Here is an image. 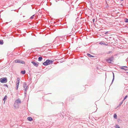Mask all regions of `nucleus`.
I'll use <instances>...</instances> for the list:
<instances>
[{"instance_id": "1", "label": "nucleus", "mask_w": 128, "mask_h": 128, "mask_svg": "<svg viewBox=\"0 0 128 128\" xmlns=\"http://www.w3.org/2000/svg\"><path fill=\"white\" fill-rule=\"evenodd\" d=\"M21 102V101L20 98H18L15 101L14 106L16 108H19V105Z\"/></svg>"}, {"instance_id": "2", "label": "nucleus", "mask_w": 128, "mask_h": 128, "mask_svg": "<svg viewBox=\"0 0 128 128\" xmlns=\"http://www.w3.org/2000/svg\"><path fill=\"white\" fill-rule=\"evenodd\" d=\"M53 63V61L50 60H47L46 61L44 62L42 64L44 66H47L49 64H52Z\"/></svg>"}, {"instance_id": "3", "label": "nucleus", "mask_w": 128, "mask_h": 128, "mask_svg": "<svg viewBox=\"0 0 128 128\" xmlns=\"http://www.w3.org/2000/svg\"><path fill=\"white\" fill-rule=\"evenodd\" d=\"M114 60V57L113 56H112L106 60V61L108 63H112V62H113Z\"/></svg>"}, {"instance_id": "4", "label": "nucleus", "mask_w": 128, "mask_h": 128, "mask_svg": "<svg viewBox=\"0 0 128 128\" xmlns=\"http://www.w3.org/2000/svg\"><path fill=\"white\" fill-rule=\"evenodd\" d=\"M23 88L24 89V94H26V93L27 92V90H28V86H27V85L26 84V82H24L23 84Z\"/></svg>"}, {"instance_id": "5", "label": "nucleus", "mask_w": 128, "mask_h": 128, "mask_svg": "<svg viewBox=\"0 0 128 128\" xmlns=\"http://www.w3.org/2000/svg\"><path fill=\"white\" fill-rule=\"evenodd\" d=\"M0 82L1 83H5L7 82V80L6 78H3L0 79Z\"/></svg>"}, {"instance_id": "6", "label": "nucleus", "mask_w": 128, "mask_h": 128, "mask_svg": "<svg viewBox=\"0 0 128 128\" xmlns=\"http://www.w3.org/2000/svg\"><path fill=\"white\" fill-rule=\"evenodd\" d=\"M14 62L16 63H18L22 64H24L25 63L24 61L19 60H14Z\"/></svg>"}, {"instance_id": "7", "label": "nucleus", "mask_w": 128, "mask_h": 128, "mask_svg": "<svg viewBox=\"0 0 128 128\" xmlns=\"http://www.w3.org/2000/svg\"><path fill=\"white\" fill-rule=\"evenodd\" d=\"M35 66L38 67V66L39 63L38 62H36L34 61H32L31 62Z\"/></svg>"}, {"instance_id": "8", "label": "nucleus", "mask_w": 128, "mask_h": 128, "mask_svg": "<svg viewBox=\"0 0 128 128\" xmlns=\"http://www.w3.org/2000/svg\"><path fill=\"white\" fill-rule=\"evenodd\" d=\"M20 79L18 78L17 79V81L16 82V84H19L20 83Z\"/></svg>"}, {"instance_id": "9", "label": "nucleus", "mask_w": 128, "mask_h": 128, "mask_svg": "<svg viewBox=\"0 0 128 128\" xmlns=\"http://www.w3.org/2000/svg\"><path fill=\"white\" fill-rule=\"evenodd\" d=\"M7 96H4V98H3V100L4 101V103H5V101H6V99H7Z\"/></svg>"}, {"instance_id": "10", "label": "nucleus", "mask_w": 128, "mask_h": 128, "mask_svg": "<svg viewBox=\"0 0 128 128\" xmlns=\"http://www.w3.org/2000/svg\"><path fill=\"white\" fill-rule=\"evenodd\" d=\"M42 57L40 56L38 58V60L40 61H41L42 60Z\"/></svg>"}, {"instance_id": "11", "label": "nucleus", "mask_w": 128, "mask_h": 128, "mask_svg": "<svg viewBox=\"0 0 128 128\" xmlns=\"http://www.w3.org/2000/svg\"><path fill=\"white\" fill-rule=\"evenodd\" d=\"M27 119L30 121H31L32 120V118L31 117H28Z\"/></svg>"}, {"instance_id": "12", "label": "nucleus", "mask_w": 128, "mask_h": 128, "mask_svg": "<svg viewBox=\"0 0 128 128\" xmlns=\"http://www.w3.org/2000/svg\"><path fill=\"white\" fill-rule=\"evenodd\" d=\"M112 73L113 75V79H112V83L113 82L114 80V73L113 72H112Z\"/></svg>"}, {"instance_id": "13", "label": "nucleus", "mask_w": 128, "mask_h": 128, "mask_svg": "<svg viewBox=\"0 0 128 128\" xmlns=\"http://www.w3.org/2000/svg\"><path fill=\"white\" fill-rule=\"evenodd\" d=\"M3 44V40H0V44L2 45Z\"/></svg>"}, {"instance_id": "14", "label": "nucleus", "mask_w": 128, "mask_h": 128, "mask_svg": "<svg viewBox=\"0 0 128 128\" xmlns=\"http://www.w3.org/2000/svg\"><path fill=\"white\" fill-rule=\"evenodd\" d=\"M114 117L115 119H116L117 118V116L116 114H114Z\"/></svg>"}, {"instance_id": "15", "label": "nucleus", "mask_w": 128, "mask_h": 128, "mask_svg": "<svg viewBox=\"0 0 128 128\" xmlns=\"http://www.w3.org/2000/svg\"><path fill=\"white\" fill-rule=\"evenodd\" d=\"M26 72V71L25 70H24V71H21V73L22 74H25Z\"/></svg>"}, {"instance_id": "16", "label": "nucleus", "mask_w": 128, "mask_h": 128, "mask_svg": "<svg viewBox=\"0 0 128 128\" xmlns=\"http://www.w3.org/2000/svg\"><path fill=\"white\" fill-rule=\"evenodd\" d=\"M87 54V56H89V57H94V56L91 55V54Z\"/></svg>"}, {"instance_id": "17", "label": "nucleus", "mask_w": 128, "mask_h": 128, "mask_svg": "<svg viewBox=\"0 0 128 128\" xmlns=\"http://www.w3.org/2000/svg\"><path fill=\"white\" fill-rule=\"evenodd\" d=\"M104 43L103 42H99V44H100V45H104Z\"/></svg>"}, {"instance_id": "18", "label": "nucleus", "mask_w": 128, "mask_h": 128, "mask_svg": "<svg viewBox=\"0 0 128 128\" xmlns=\"http://www.w3.org/2000/svg\"><path fill=\"white\" fill-rule=\"evenodd\" d=\"M120 68L122 69V70H124L125 71H127L128 70V69H125L122 67H120Z\"/></svg>"}, {"instance_id": "19", "label": "nucleus", "mask_w": 128, "mask_h": 128, "mask_svg": "<svg viewBox=\"0 0 128 128\" xmlns=\"http://www.w3.org/2000/svg\"><path fill=\"white\" fill-rule=\"evenodd\" d=\"M19 84H16V90H17L18 89Z\"/></svg>"}, {"instance_id": "20", "label": "nucleus", "mask_w": 128, "mask_h": 128, "mask_svg": "<svg viewBox=\"0 0 128 128\" xmlns=\"http://www.w3.org/2000/svg\"><path fill=\"white\" fill-rule=\"evenodd\" d=\"M125 21L126 22H128V19L125 18Z\"/></svg>"}, {"instance_id": "21", "label": "nucleus", "mask_w": 128, "mask_h": 128, "mask_svg": "<svg viewBox=\"0 0 128 128\" xmlns=\"http://www.w3.org/2000/svg\"><path fill=\"white\" fill-rule=\"evenodd\" d=\"M123 102V101H122L120 103L119 105V106H120L122 104Z\"/></svg>"}, {"instance_id": "22", "label": "nucleus", "mask_w": 128, "mask_h": 128, "mask_svg": "<svg viewBox=\"0 0 128 128\" xmlns=\"http://www.w3.org/2000/svg\"><path fill=\"white\" fill-rule=\"evenodd\" d=\"M115 127L116 128H120L119 126L118 125H116V126H115Z\"/></svg>"}, {"instance_id": "23", "label": "nucleus", "mask_w": 128, "mask_h": 128, "mask_svg": "<svg viewBox=\"0 0 128 128\" xmlns=\"http://www.w3.org/2000/svg\"><path fill=\"white\" fill-rule=\"evenodd\" d=\"M112 51H109L107 53V54H109L111 53H112Z\"/></svg>"}, {"instance_id": "24", "label": "nucleus", "mask_w": 128, "mask_h": 128, "mask_svg": "<svg viewBox=\"0 0 128 128\" xmlns=\"http://www.w3.org/2000/svg\"><path fill=\"white\" fill-rule=\"evenodd\" d=\"M127 97V96H125V97L124 98L123 100L122 101H124V100Z\"/></svg>"}, {"instance_id": "25", "label": "nucleus", "mask_w": 128, "mask_h": 128, "mask_svg": "<svg viewBox=\"0 0 128 128\" xmlns=\"http://www.w3.org/2000/svg\"><path fill=\"white\" fill-rule=\"evenodd\" d=\"M34 15H33L30 18V19H33L34 17Z\"/></svg>"}, {"instance_id": "26", "label": "nucleus", "mask_w": 128, "mask_h": 128, "mask_svg": "<svg viewBox=\"0 0 128 128\" xmlns=\"http://www.w3.org/2000/svg\"><path fill=\"white\" fill-rule=\"evenodd\" d=\"M104 45L106 46H108V44H105V43H104Z\"/></svg>"}, {"instance_id": "27", "label": "nucleus", "mask_w": 128, "mask_h": 128, "mask_svg": "<svg viewBox=\"0 0 128 128\" xmlns=\"http://www.w3.org/2000/svg\"><path fill=\"white\" fill-rule=\"evenodd\" d=\"M4 86H5L6 87H8V85L7 84H5L4 85Z\"/></svg>"}, {"instance_id": "28", "label": "nucleus", "mask_w": 128, "mask_h": 128, "mask_svg": "<svg viewBox=\"0 0 128 128\" xmlns=\"http://www.w3.org/2000/svg\"><path fill=\"white\" fill-rule=\"evenodd\" d=\"M95 20V19H93L92 20V21L93 22H94Z\"/></svg>"}, {"instance_id": "29", "label": "nucleus", "mask_w": 128, "mask_h": 128, "mask_svg": "<svg viewBox=\"0 0 128 128\" xmlns=\"http://www.w3.org/2000/svg\"><path fill=\"white\" fill-rule=\"evenodd\" d=\"M108 32H106L105 33V34H107V33H108Z\"/></svg>"}, {"instance_id": "30", "label": "nucleus", "mask_w": 128, "mask_h": 128, "mask_svg": "<svg viewBox=\"0 0 128 128\" xmlns=\"http://www.w3.org/2000/svg\"><path fill=\"white\" fill-rule=\"evenodd\" d=\"M126 60V61L127 62L128 61V58H127Z\"/></svg>"}, {"instance_id": "31", "label": "nucleus", "mask_w": 128, "mask_h": 128, "mask_svg": "<svg viewBox=\"0 0 128 128\" xmlns=\"http://www.w3.org/2000/svg\"><path fill=\"white\" fill-rule=\"evenodd\" d=\"M122 67H124V68H126L127 67V66H123Z\"/></svg>"}, {"instance_id": "32", "label": "nucleus", "mask_w": 128, "mask_h": 128, "mask_svg": "<svg viewBox=\"0 0 128 128\" xmlns=\"http://www.w3.org/2000/svg\"><path fill=\"white\" fill-rule=\"evenodd\" d=\"M120 1H123L124 0H120Z\"/></svg>"}, {"instance_id": "33", "label": "nucleus", "mask_w": 128, "mask_h": 128, "mask_svg": "<svg viewBox=\"0 0 128 128\" xmlns=\"http://www.w3.org/2000/svg\"><path fill=\"white\" fill-rule=\"evenodd\" d=\"M127 73L128 74V72H127Z\"/></svg>"}]
</instances>
